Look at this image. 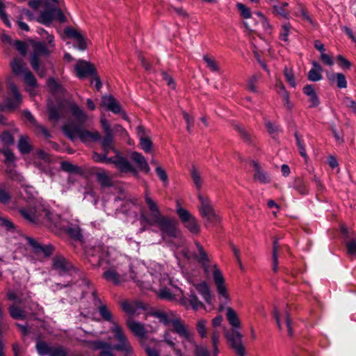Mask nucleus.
I'll return each mask as SVG.
<instances>
[{
  "mask_svg": "<svg viewBox=\"0 0 356 356\" xmlns=\"http://www.w3.org/2000/svg\"><path fill=\"white\" fill-rule=\"evenodd\" d=\"M8 311H9L10 316L14 319L24 320L26 318L25 312L17 306H15V305L10 306L8 308Z\"/></svg>",
  "mask_w": 356,
  "mask_h": 356,
  "instance_id": "nucleus-41",
  "label": "nucleus"
},
{
  "mask_svg": "<svg viewBox=\"0 0 356 356\" xmlns=\"http://www.w3.org/2000/svg\"><path fill=\"white\" fill-rule=\"evenodd\" d=\"M14 45L16 49L23 56L26 54L27 52V46L26 43L21 40H15L14 42Z\"/></svg>",
  "mask_w": 356,
  "mask_h": 356,
  "instance_id": "nucleus-61",
  "label": "nucleus"
},
{
  "mask_svg": "<svg viewBox=\"0 0 356 356\" xmlns=\"http://www.w3.org/2000/svg\"><path fill=\"white\" fill-rule=\"evenodd\" d=\"M17 147L19 149V151L22 154H28L33 149V147L29 143V138L27 136H20V138L19 139Z\"/></svg>",
  "mask_w": 356,
  "mask_h": 356,
  "instance_id": "nucleus-33",
  "label": "nucleus"
},
{
  "mask_svg": "<svg viewBox=\"0 0 356 356\" xmlns=\"http://www.w3.org/2000/svg\"><path fill=\"white\" fill-rule=\"evenodd\" d=\"M45 6L46 9L41 12L37 22L47 26H50L54 19L60 23L66 22V17L60 9L54 6H49L47 3H45Z\"/></svg>",
  "mask_w": 356,
  "mask_h": 356,
  "instance_id": "nucleus-6",
  "label": "nucleus"
},
{
  "mask_svg": "<svg viewBox=\"0 0 356 356\" xmlns=\"http://www.w3.org/2000/svg\"><path fill=\"white\" fill-rule=\"evenodd\" d=\"M26 240L27 244L31 248L33 252L38 256L43 255L44 257L49 258L52 255L55 250L53 245H42L33 238L27 236Z\"/></svg>",
  "mask_w": 356,
  "mask_h": 356,
  "instance_id": "nucleus-10",
  "label": "nucleus"
},
{
  "mask_svg": "<svg viewBox=\"0 0 356 356\" xmlns=\"http://www.w3.org/2000/svg\"><path fill=\"white\" fill-rule=\"evenodd\" d=\"M35 348L40 356H69L70 350L62 345L49 346L46 341H38Z\"/></svg>",
  "mask_w": 356,
  "mask_h": 356,
  "instance_id": "nucleus-7",
  "label": "nucleus"
},
{
  "mask_svg": "<svg viewBox=\"0 0 356 356\" xmlns=\"http://www.w3.org/2000/svg\"><path fill=\"white\" fill-rule=\"evenodd\" d=\"M76 76L80 79L88 76H92L96 73V69L93 64L90 62L79 60L74 66Z\"/></svg>",
  "mask_w": 356,
  "mask_h": 356,
  "instance_id": "nucleus-13",
  "label": "nucleus"
},
{
  "mask_svg": "<svg viewBox=\"0 0 356 356\" xmlns=\"http://www.w3.org/2000/svg\"><path fill=\"white\" fill-rule=\"evenodd\" d=\"M47 85L51 93L64 94L65 89L54 77L47 79Z\"/></svg>",
  "mask_w": 356,
  "mask_h": 356,
  "instance_id": "nucleus-34",
  "label": "nucleus"
},
{
  "mask_svg": "<svg viewBox=\"0 0 356 356\" xmlns=\"http://www.w3.org/2000/svg\"><path fill=\"white\" fill-rule=\"evenodd\" d=\"M191 343H194L195 345V356H210V353L205 346L197 345L194 341Z\"/></svg>",
  "mask_w": 356,
  "mask_h": 356,
  "instance_id": "nucleus-50",
  "label": "nucleus"
},
{
  "mask_svg": "<svg viewBox=\"0 0 356 356\" xmlns=\"http://www.w3.org/2000/svg\"><path fill=\"white\" fill-rule=\"evenodd\" d=\"M234 129L239 134L241 138L246 143L252 142L251 134L241 124H236L234 125Z\"/></svg>",
  "mask_w": 356,
  "mask_h": 356,
  "instance_id": "nucleus-42",
  "label": "nucleus"
},
{
  "mask_svg": "<svg viewBox=\"0 0 356 356\" xmlns=\"http://www.w3.org/2000/svg\"><path fill=\"white\" fill-rule=\"evenodd\" d=\"M24 74V79L25 83L35 88L38 86L37 80L33 73L31 71L27 70Z\"/></svg>",
  "mask_w": 356,
  "mask_h": 356,
  "instance_id": "nucleus-48",
  "label": "nucleus"
},
{
  "mask_svg": "<svg viewBox=\"0 0 356 356\" xmlns=\"http://www.w3.org/2000/svg\"><path fill=\"white\" fill-rule=\"evenodd\" d=\"M236 8L239 10L242 17L250 19V22H244L245 28L251 31H255L257 22L252 19V13L250 9L241 3H237Z\"/></svg>",
  "mask_w": 356,
  "mask_h": 356,
  "instance_id": "nucleus-17",
  "label": "nucleus"
},
{
  "mask_svg": "<svg viewBox=\"0 0 356 356\" xmlns=\"http://www.w3.org/2000/svg\"><path fill=\"white\" fill-rule=\"evenodd\" d=\"M339 65L342 69H349L351 67V63L341 55L337 56Z\"/></svg>",
  "mask_w": 356,
  "mask_h": 356,
  "instance_id": "nucleus-64",
  "label": "nucleus"
},
{
  "mask_svg": "<svg viewBox=\"0 0 356 356\" xmlns=\"http://www.w3.org/2000/svg\"><path fill=\"white\" fill-rule=\"evenodd\" d=\"M10 89L13 97H7L5 99V106L8 109H14L19 107L22 103V95L19 92L18 88L15 83H10Z\"/></svg>",
  "mask_w": 356,
  "mask_h": 356,
  "instance_id": "nucleus-15",
  "label": "nucleus"
},
{
  "mask_svg": "<svg viewBox=\"0 0 356 356\" xmlns=\"http://www.w3.org/2000/svg\"><path fill=\"white\" fill-rule=\"evenodd\" d=\"M70 111L76 122H69L63 126L62 131L67 138L71 141L79 138L83 143L101 140V136L98 131L91 132L83 129V126L86 123L88 117L77 104H71Z\"/></svg>",
  "mask_w": 356,
  "mask_h": 356,
  "instance_id": "nucleus-1",
  "label": "nucleus"
},
{
  "mask_svg": "<svg viewBox=\"0 0 356 356\" xmlns=\"http://www.w3.org/2000/svg\"><path fill=\"white\" fill-rule=\"evenodd\" d=\"M289 6L287 2H282L273 6L272 13L274 15H279L283 18L288 19L289 16V12L285 9Z\"/></svg>",
  "mask_w": 356,
  "mask_h": 356,
  "instance_id": "nucleus-37",
  "label": "nucleus"
},
{
  "mask_svg": "<svg viewBox=\"0 0 356 356\" xmlns=\"http://www.w3.org/2000/svg\"><path fill=\"white\" fill-rule=\"evenodd\" d=\"M0 153L3 154L6 159L4 160V163L6 164H10L13 163L15 161V156L12 152V150L8 147H4L3 149L0 148Z\"/></svg>",
  "mask_w": 356,
  "mask_h": 356,
  "instance_id": "nucleus-47",
  "label": "nucleus"
},
{
  "mask_svg": "<svg viewBox=\"0 0 356 356\" xmlns=\"http://www.w3.org/2000/svg\"><path fill=\"white\" fill-rule=\"evenodd\" d=\"M38 216H40L42 220L38 221V224H48L52 222V213L46 209H37Z\"/></svg>",
  "mask_w": 356,
  "mask_h": 356,
  "instance_id": "nucleus-43",
  "label": "nucleus"
},
{
  "mask_svg": "<svg viewBox=\"0 0 356 356\" xmlns=\"http://www.w3.org/2000/svg\"><path fill=\"white\" fill-rule=\"evenodd\" d=\"M313 67L308 72V79L312 81H318L322 79L321 72L323 68L316 61L312 62Z\"/></svg>",
  "mask_w": 356,
  "mask_h": 356,
  "instance_id": "nucleus-30",
  "label": "nucleus"
},
{
  "mask_svg": "<svg viewBox=\"0 0 356 356\" xmlns=\"http://www.w3.org/2000/svg\"><path fill=\"white\" fill-rule=\"evenodd\" d=\"M302 90L303 93L309 97V107H317L320 104V100L313 86L307 84L303 88Z\"/></svg>",
  "mask_w": 356,
  "mask_h": 356,
  "instance_id": "nucleus-25",
  "label": "nucleus"
},
{
  "mask_svg": "<svg viewBox=\"0 0 356 356\" xmlns=\"http://www.w3.org/2000/svg\"><path fill=\"white\" fill-rule=\"evenodd\" d=\"M122 310L131 315H133L136 312V307L127 301H124L121 305Z\"/></svg>",
  "mask_w": 356,
  "mask_h": 356,
  "instance_id": "nucleus-63",
  "label": "nucleus"
},
{
  "mask_svg": "<svg viewBox=\"0 0 356 356\" xmlns=\"http://www.w3.org/2000/svg\"><path fill=\"white\" fill-rule=\"evenodd\" d=\"M115 339L119 342L118 344L111 345L108 342L97 341H86L88 348L93 350H101L98 356H115L113 350L124 353L127 356L133 353V348L121 326H115L113 330Z\"/></svg>",
  "mask_w": 356,
  "mask_h": 356,
  "instance_id": "nucleus-2",
  "label": "nucleus"
},
{
  "mask_svg": "<svg viewBox=\"0 0 356 356\" xmlns=\"http://www.w3.org/2000/svg\"><path fill=\"white\" fill-rule=\"evenodd\" d=\"M127 325L136 337L140 339L146 337L147 331L142 323L133 321L131 318H129L127 320Z\"/></svg>",
  "mask_w": 356,
  "mask_h": 356,
  "instance_id": "nucleus-22",
  "label": "nucleus"
},
{
  "mask_svg": "<svg viewBox=\"0 0 356 356\" xmlns=\"http://www.w3.org/2000/svg\"><path fill=\"white\" fill-rule=\"evenodd\" d=\"M284 74L290 86L293 88H296V83L295 81V77L292 70L286 67L284 70Z\"/></svg>",
  "mask_w": 356,
  "mask_h": 356,
  "instance_id": "nucleus-57",
  "label": "nucleus"
},
{
  "mask_svg": "<svg viewBox=\"0 0 356 356\" xmlns=\"http://www.w3.org/2000/svg\"><path fill=\"white\" fill-rule=\"evenodd\" d=\"M206 324L207 321L204 319H201L197 321L196 325L197 331L202 338L207 337Z\"/></svg>",
  "mask_w": 356,
  "mask_h": 356,
  "instance_id": "nucleus-53",
  "label": "nucleus"
},
{
  "mask_svg": "<svg viewBox=\"0 0 356 356\" xmlns=\"http://www.w3.org/2000/svg\"><path fill=\"white\" fill-rule=\"evenodd\" d=\"M189 302L194 309H197L203 306V303L198 300V298L193 292L189 295Z\"/></svg>",
  "mask_w": 356,
  "mask_h": 356,
  "instance_id": "nucleus-55",
  "label": "nucleus"
},
{
  "mask_svg": "<svg viewBox=\"0 0 356 356\" xmlns=\"http://www.w3.org/2000/svg\"><path fill=\"white\" fill-rule=\"evenodd\" d=\"M52 268L56 270L60 275L75 270L72 264L60 254H57L52 259Z\"/></svg>",
  "mask_w": 356,
  "mask_h": 356,
  "instance_id": "nucleus-12",
  "label": "nucleus"
},
{
  "mask_svg": "<svg viewBox=\"0 0 356 356\" xmlns=\"http://www.w3.org/2000/svg\"><path fill=\"white\" fill-rule=\"evenodd\" d=\"M10 66L13 74L15 75L23 74L27 71L26 65L22 58L16 57L10 63Z\"/></svg>",
  "mask_w": 356,
  "mask_h": 356,
  "instance_id": "nucleus-29",
  "label": "nucleus"
},
{
  "mask_svg": "<svg viewBox=\"0 0 356 356\" xmlns=\"http://www.w3.org/2000/svg\"><path fill=\"white\" fill-rule=\"evenodd\" d=\"M294 136H295V138H296V145L298 146L300 154L305 160H307V152H306V149H305V145L303 143V141L301 139V136H300L297 131L295 132Z\"/></svg>",
  "mask_w": 356,
  "mask_h": 356,
  "instance_id": "nucleus-46",
  "label": "nucleus"
},
{
  "mask_svg": "<svg viewBox=\"0 0 356 356\" xmlns=\"http://www.w3.org/2000/svg\"><path fill=\"white\" fill-rule=\"evenodd\" d=\"M327 79L332 83L336 82L339 88H346L347 87L346 76L342 73H332L327 75Z\"/></svg>",
  "mask_w": 356,
  "mask_h": 356,
  "instance_id": "nucleus-32",
  "label": "nucleus"
},
{
  "mask_svg": "<svg viewBox=\"0 0 356 356\" xmlns=\"http://www.w3.org/2000/svg\"><path fill=\"white\" fill-rule=\"evenodd\" d=\"M64 33L68 38H74L76 40V47L79 50L83 51L87 48L85 38L74 28L70 26L66 27L64 30Z\"/></svg>",
  "mask_w": 356,
  "mask_h": 356,
  "instance_id": "nucleus-18",
  "label": "nucleus"
},
{
  "mask_svg": "<svg viewBox=\"0 0 356 356\" xmlns=\"http://www.w3.org/2000/svg\"><path fill=\"white\" fill-rule=\"evenodd\" d=\"M156 173L159 178L161 179V181H162L164 184L168 183V175L165 171L161 166H157L156 168Z\"/></svg>",
  "mask_w": 356,
  "mask_h": 356,
  "instance_id": "nucleus-62",
  "label": "nucleus"
},
{
  "mask_svg": "<svg viewBox=\"0 0 356 356\" xmlns=\"http://www.w3.org/2000/svg\"><path fill=\"white\" fill-rule=\"evenodd\" d=\"M89 262L95 266H100L105 259L106 253L101 247H94L87 252Z\"/></svg>",
  "mask_w": 356,
  "mask_h": 356,
  "instance_id": "nucleus-16",
  "label": "nucleus"
},
{
  "mask_svg": "<svg viewBox=\"0 0 356 356\" xmlns=\"http://www.w3.org/2000/svg\"><path fill=\"white\" fill-rule=\"evenodd\" d=\"M95 175L96 176L97 182L101 185L102 188L112 186V181L105 171H97Z\"/></svg>",
  "mask_w": 356,
  "mask_h": 356,
  "instance_id": "nucleus-35",
  "label": "nucleus"
},
{
  "mask_svg": "<svg viewBox=\"0 0 356 356\" xmlns=\"http://www.w3.org/2000/svg\"><path fill=\"white\" fill-rule=\"evenodd\" d=\"M195 287L206 302L210 305L211 303V295L207 284L205 282H202L195 284Z\"/></svg>",
  "mask_w": 356,
  "mask_h": 356,
  "instance_id": "nucleus-31",
  "label": "nucleus"
},
{
  "mask_svg": "<svg viewBox=\"0 0 356 356\" xmlns=\"http://www.w3.org/2000/svg\"><path fill=\"white\" fill-rule=\"evenodd\" d=\"M63 108V106L61 104L49 102L47 107L49 120L58 122L62 117Z\"/></svg>",
  "mask_w": 356,
  "mask_h": 356,
  "instance_id": "nucleus-21",
  "label": "nucleus"
},
{
  "mask_svg": "<svg viewBox=\"0 0 356 356\" xmlns=\"http://www.w3.org/2000/svg\"><path fill=\"white\" fill-rule=\"evenodd\" d=\"M191 175L196 188L200 189L202 186L201 177L195 166H193L191 169Z\"/></svg>",
  "mask_w": 356,
  "mask_h": 356,
  "instance_id": "nucleus-51",
  "label": "nucleus"
},
{
  "mask_svg": "<svg viewBox=\"0 0 356 356\" xmlns=\"http://www.w3.org/2000/svg\"><path fill=\"white\" fill-rule=\"evenodd\" d=\"M227 318L229 324L234 327H240L241 322L236 312L232 308L227 309Z\"/></svg>",
  "mask_w": 356,
  "mask_h": 356,
  "instance_id": "nucleus-40",
  "label": "nucleus"
},
{
  "mask_svg": "<svg viewBox=\"0 0 356 356\" xmlns=\"http://www.w3.org/2000/svg\"><path fill=\"white\" fill-rule=\"evenodd\" d=\"M102 147L113 146V132L104 133V136L101 140Z\"/></svg>",
  "mask_w": 356,
  "mask_h": 356,
  "instance_id": "nucleus-52",
  "label": "nucleus"
},
{
  "mask_svg": "<svg viewBox=\"0 0 356 356\" xmlns=\"http://www.w3.org/2000/svg\"><path fill=\"white\" fill-rule=\"evenodd\" d=\"M292 187L300 195H307L309 192L305 181L301 177L295 178L292 184Z\"/></svg>",
  "mask_w": 356,
  "mask_h": 356,
  "instance_id": "nucleus-36",
  "label": "nucleus"
},
{
  "mask_svg": "<svg viewBox=\"0 0 356 356\" xmlns=\"http://www.w3.org/2000/svg\"><path fill=\"white\" fill-rule=\"evenodd\" d=\"M5 4L3 0H0V17L3 23L8 26H10V22L8 19V17L5 11Z\"/></svg>",
  "mask_w": 356,
  "mask_h": 356,
  "instance_id": "nucleus-58",
  "label": "nucleus"
},
{
  "mask_svg": "<svg viewBox=\"0 0 356 356\" xmlns=\"http://www.w3.org/2000/svg\"><path fill=\"white\" fill-rule=\"evenodd\" d=\"M195 245L197 247L198 254L194 255L195 259L200 264L210 261L206 251L204 250L202 245L198 242L195 241Z\"/></svg>",
  "mask_w": 356,
  "mask_h": 356,
  "instance_id": "nucleus-38",
  "label": "nucleus"
},
{
  "mask_svg": "<svg viewBox=\"0 0 356 356\" xmlns=\"http://www.w3.org/2000/svg\"><path fill=\"white\" fill-rule=\"evenodd\" d=\"M11 200V196L8 191L5 188L0 187V203L3 204H8Z\"/></svg>",
  "mask_w": 356,
  "mask_h": 356,
  "instance_id": "nucleus-60",
  "label": "nucleus"
},
{
  "mask_svg": "<svg viewBox=\"0 0 356 356\" xmlns=\"http://www.w3.org/2000/svg\"><path fill=\"white\" fill-rule=\"evenodd\" d=\"M98 312L102 317V318L112 324V327H111V331L113 333V330L115 326H120L118 323H117L114 320L113 317L112 313L108 309V307L105 305H99L98 307Z\"/></svg>",
  "mask_w": 356,
  "mask_h": 356,
  "instance_id": "nucleus-27",
  "label": "nucleus"
},
{
  "mask_svg": "<svg viewBox=\"0 0 356 356\" xmlns=\"http://www.w3.org/2000/svg\"><path fill=\"white\" fill-rule=\"evenodd\" d=\"M140 218L143 220L149 225H156L161 232V236L164 239L166 237L170 238H177L181 234L178 229V222L177 220L168 216H161L156 219L153 222L144 214H141Z\"/></svg>",
  "mask_w": 356,
  "mask_h": 356,
  "instance_id": "nucleus-3",
  "label": "nucleus"
},
{
  "mask_svg": "<svg viewBox=\"0 0 356 356\" xmlns=\"http://www.w3.org/2000/svg\"><path fill=\"white\" fill-rule=\"evenodd\" d=\"M177 214L178 215L181 222L184 227L193 234L197 235L200 232V227L197 219L188 210L183 207L177 209Z\"/></svg>",
  "mask_w": 356,
  "mask_h": 356,
  "instance_id": "nucleus-8",
  "label": "nucleus"
},
{
  "mask_svg": "<svg viewBox=\"0 0 356 356\" xmlns=\"http://www.w3.org/2000/svg\"><path fill=\"white\" fill-rule=\"evenodd\" d=\"M254 168L256 172L254 174V179L259 181L261 183H268L270 181V179L267 174L260 170L259 166L257 163H254Z\"/></svg>",
  "mask_w": 356,
  "mask_h": 356,
  "instance_id": "nucleus-44",
  "label": "nucleus"
},
{
  "mask_svg": "<svg viewBox=\"0 0 356 356\" xmlns=\"http://www.w3.org/2000/svg\"><path fill=\"white\" fill-rule=\"evenodd\" d=\"M145 201L146 204L148 206V208L150 211V216H151V222H153L156 219H158L160 218L162 215L161 213V211L157 206V204L156 202H154L149 195L147 193L145 196Z\"/></svg>",
  "mask_w": 356,
  "mask_h": 356,
  "instance_id": "nucleus-26",
  "label": "nucleus"
},
{
  "mask_svg": "<svg viewBox=\"0 0 356 356\" xmlns=\"http://www.w3.org/2000/svg\"><path fill=\"white\" fill-rule=\"evenodd\" d=\"M102 277L108 282L118 286L125 281L123 275L117 273L114 268H107L102 274Z\"/></svg>",
  "mask_w": 356,
  "mask_h": 356,
  "instance_id": "nucleus-20",
  "label": "nucleus"
},
{
  "mask_svg": "<svg viewBox=\"0 0 356 356\" xmlns=\"http://www.w3.org/2000/svg\"><path fill=\"white\" fill-rule=\"evenodd\" d=\"M203 60L207 63V67L209 68L211 71L218 72V70H219L218 65L214 60L209 58L207 55H204L203 56Z\"/></svg>",
  "mask_w": 356,
  "mask_h": 356,
  "instance_id": "nucleus-54",
  "label": "nucleus"
},
{
  "mask_svg": "<svg viewBox=\"0 0 356 356\" xmlns=\"http://www.w3.org/2000/svg\"><path fill=\"white\" fill-rule=\"evenodd\" d=\"M33 51L30 59L31 65L39 76L44 77L47 74V68L44 65L40 63V56H48L50 54V51L44 42H35L33 44Z\"/></svg>",
  "mask_w": 356,
  "mask_h": 356,
  "instance_id": "nucleus-5",
  "label": "nucleus"
},
{
  "mask_svg": "<svg viewBox=\"0 0 356 356\" xmlns=\"http://www.w3.org/2000/svg\"><path fill=\"white\" fill-rule=\"evenodd\" d=\"M149 314L159 319V322L165 326L171 323L173 327L174 332L177 334L181 338L185 339L188 342H193V334L187 330L184 321H182L181 318H170L168 314L160 310L153 311Z\"/></svg>",
  "mask_w": 356,
  "mask_h": 356,
  "instance_id": "nucleus-4",
  "label": "nucleus"
},
{
  "mask_svg": "<svg viewBox=\"0 0 356 356\" xmlns=\"http://www.w3.org/2000/svg\"><path fill=\"white\" fill-rule=\"evenodd\" d=\"M60 168L62 170L70 173L76 172L78 170L76 165H74L68 161H63L61 163Z\"/></svg>",
  "mask_w": 356,
  "mask_h": 356,
  "instance_id": "nucleus-56",
  "label": "nucleus"
},
{
  "mask_svg": "<svg viewBox=\"0 0 356 356\" xmlns=\"http://www.w3.org/2000/svg\"><path fill=\"white\" fill-rule=\"evenodd\" d=\"M225 337L236 353L238 356H245V350L242 344V334L236 330H232L231 332H227Z\"/></svg>",
  "mask_w": 356,
  "mask_h": 356,
  "instance_id": "nucleus-11",
  "label": "nucleus"
},
{
  "mask_svg": "<svg viewBox=\"0 0 356 356\" xmlns=\"http://www.w3.org/2000/svg\"><path fill=\"white\" fill-rule=\"evenodd\" d=\"M92 158L95 161L102 163H110L109 159L112 157L106 156L103 153L94 152Z\"/></svg>",
  "mask_w": 356,
  "mask_h": 356,
  "instance_id": "nucleus-59",
  "label": "nucleus"
},
{
  "mask_svg": "<svg viewBox=\"0 0 356 356\" xmlns=\"http://www.w3.org/2000/svg\"><path fill=\"white\" fill-rule=\"evenodd\" d=\"M110 163L114 164L116 168L121 172L127 173L128 169L131 165L124 158L121 152L119 151L117 152L115 156H112V159H109Z\"/></svg>",
  "mask_w": 356,
  "mask_h": 356,
  "instance_id": "nucleus-19",
  "label": "nucleus"
},
{
  "mask_svg": "<svg viewBox=\"0 0 356 356\" xmlns=\"http://www.w3.org/2000/svg\"><path fill=\"white\" fill-rule=\"evenodd\" d=\"M19 212L24 218L32 223L38 224V221L42 220L40 216H38L37 209L33 211L31 209L22 208L19 209Z\"/></svg>",
  "mask_w": 356,
  "mask_h": 356,
  "instance_id": "nucleus-28",
  "label": "nucleus"
},
{
  "mask_svg": "<svg viewBox=\"0 0 356 356\" xmlns=\"http://www.w3.org/2000/svg\"><path fill=\"white\" fill-rule=\"evenodd\" d=\"M131 159L137 165L138 168L140 171H143L145 173H148L149 172L150 168L147 161L142 154L137 152H133L131 154Z\"/></svg>",
  "mask_w": 356,
  "mask_h": 356,
  "instance_id": "nucleus-24",
  "label": "nucleus"
},
{
  "mask_svg": "<svg viewBox=\"0 0 356 356\" xmlns=\"http://www.w3.org/2000/svg\"><path fill=\"white\" fill-rule=\"evenodd\" d=\"M200 202V212L202 218H206L208 222L216 223L220 220L219 216L215 213L209 200L201 194L197 195Z\"/></svg>",
  "mask_w": 356,
  "mask_h": 356,
  "instance_id": "nucleus-9",
  "label": "nucleus"
},
{
  "mask_svg": "<svg viewBox=\"0 0 356 356\" xmlns=\"http://www.w3.org/2000/svg\"><path fill=\"white\" fill-rule=\"evenodd\" d=\"M67 234L73 240L76 241H81L83 235L81 229L76 225H70L66 228Z\"/></svg>",
  "mask_w": 356,
  "mask_h": 356,
  "instance_id": "nucleus-39",
  "label": "nucleus"
},
{
  "mask_svg": "<svg viewBox=\"0 0 356 356\" xmlns=\"http://www.w3.org/2000/svg\"><path fill=\"white\" fill-rule=\"evenodd\" d=\"M0 140L2 143L7 146L12 145L15 143V138L13 135L10 133V131L6 130L3 131L1 136Z\"/></svg>",
  "mask_w": 356,
  "mask_h": 356,
  "instance_id": "nucleus-45",
  "label": "nucleus"
},
{
  "mask_svg": "<svg viewBox=\"0 0 356 356\" xmlns=\"http://www.w3.org/2000/svg\"><path fill=\"white\" fill-rule=\"evenodd\" d=\"M213 278L219 295L225 298L226 300H228L229 296L227 288L225 286V279L221 271L216 265L213 266Z\"/></svg>",
  "mask_w": 356,
  "mask_h": 356,
  "instance_id": "nucleus-14",
  "label": "nucleus"
},
{
  "mask_svg": "<svg viewBox=\"0 0 356 356\" xmlns=\"http://www.w3.org/2000/svg\"><path fill=\"white\" fill-rule=\"evenodd\" d=\"M102 106H106L108 111L115 114L120 113L122 111L120 104L111 95L104 96L102 97Z\"/></svg>",
  "mask_w": 356,
  "mask_h": 356,
  "instance_id": "nucleus-23",
  "label": "nucleus"
},
{
  "mask_svg": "<svg viewBox=\"0 0 356 356\" xmlns=\"http://www.w3.org/2000/svg\"><path fill=\"white\" fill-rule=\"evenodd\" d=\"M140 145L141 148L146 152L149 153L152 150V142L148 137L141 136L140 138Z\"/></svg>",
  "mask_w": 356,
  "mask_h": 356,
  "instance_id": "nucleus-49",
  "label": "nucleus"
}]
</instances>
